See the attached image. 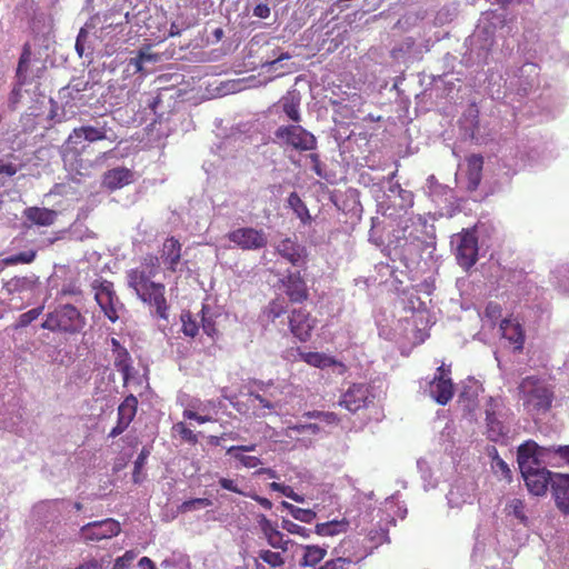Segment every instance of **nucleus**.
<instances>
[{"mask_svg": "<svg viewBox=\"0 0 569 569\" xmlns=\"http://www.w3.org/2000/svg\"><path fill=\"white\" fill-rule=\"evenodd\" d=\"M34 250L22 251L6 259L8 264L31 263L36 259Z\"/></svg>", "mask_w": 569, "mask_h": 569, "instance_id": "44", "label": "nucleus"}, {"mask_svg": "<svg viewBox=\"0 0 569 569\" xmlns=\"http://www.w3.org/2000/svg\"><path fill=\"white\" fill-rule=\"evenodd\" d=\"M211 505H212V501L208 498H193V499L183 501L179 506V511L182 513H186V512H189L192 510L210 507Z\"/></svg>", "mask_w": 569, "mask_h": 569, "instance_id": "36", "label": "nucleus"}, {"mask_svg": "<svg viewBox=\"0 0 569 569\" xmlns=\"http://www.w3.org/2000/svg\"><path fill=\"white\" fill-rule=\"evenodd\" d=\"M300 359L309 366L320 369L333 367L337 365L342 366V363L337 361L333 357L318 351L300 352Z\"/></svg>", "mask_w": 569, "mask_h": 569, "instance_id": "30", "label": "nucleus"}, {"mask_svg": "<svg viewBox=\"0 0 569 569\" xmlns=\"http://www.w3.org/2000/svg\"><path fill=\"white\" fill-rule=\"evenodd\" d=\"M24 84H20V81H16L10 96H9V103L10 106L14 107L17 103H19L21 97H22V87Z\"/></svg>", "mask_w": 569, "mask_h": 569, "instance_id": "51", "label": "nucleus"}, {"mask_svg": "<svg viewBox=\"0 0 569 569\" xmlns=\"http://www.w3.org/2000/svg\"><path fill=\"white\" fill-rule=\"evenodd\" d=\"M538 450L539 446L532 440L521 443L517 450V462L528 491L533 496H543L551 487L555 473L541 465Z\"/></svg>", "mask_w": 569, "mask_h": 569, "instance_id": "1", "label": "nucleus"}, {"mask_svg": "<svg viewBox=\"0 0 569 569\" xmlns=\"http://www.w3.org/2000/svg\"><path fill=\"white\" fill-rule=\"evenodd\" d=\"M218 483L220 485V487L222 489H226L228 491H231V492H234V493H238V495H241V496H247L248 492H244L243 490H241L237 482L232 479H229V478H220Z\"/></svg>", "mask_w": 569, "mask_h": 569, "instance_id": "50", "label": "nucleus"}, {"mask_svg": "<svg viewBox=\"0 0 569 569\" xmlns=\"http://www.w3.org/2000/svg\"><path fill=\"white\" fill-rule=\"evenodd\" d=\"M280 103L282 107V111L295 123H300L301 113H300V97L295 91L287 92L281 99Z\"/></svg>", "mask_w": 569, "mask_h": 569, "instance_id": "27", "label": "nucleus"}, {"mask_svg": "<svg viewBox=\"0 0 569 569\" xmlns=\"http://www.w3.org/2000/svg\"><path fill=\"white\" fill-rule=\"evenodd\" d=\"M138 410V399L133 395H129L118 407V422L127 428L133 421Z\"/></svg>", "mask_w": 569, "mask_h": 569, "instance_id": "28", "label": "nucleus"}, {"mask_svg": "<svg viewBox=\"0 0 569 569\" xmlns=\"http://www.w3.org/2000/svg\"><path fill=\"white\" fill-rule=\"evenodd\" d=\"M276 252L293 267H301L307 260V250L297 240L286 238L276 246Z\"/></svg>", "mask_w": 569, "mask_h": 569, "instance_id": "14", "label": "nucleus"}, {"mask_svg": "<svg viewBox=\"0 0 569 569\" xmlns=\"http://www.w3.org/2000/svg\"><path fill=\"white\" fill-rule=\"evenodd\" d=\"M258 523L261 532L266 537L268 543L274 549H281L283 552L288 550L289 539H284V535L280 532L277 526L264 515L258 517Z\"/></svg>", "mask_w": 569, "mask_h": 569, "instance_id": "19", "label": "nucleus"}, {"mask_svg": "<svg viewBox=\"0 0 569 569\" xmlns=\"http://www.w3.org/2000/svg\"><path fill=\"white\" fill-rule=\"evenodd\" d=\"M83 139L89 142H97L107 139L106 127L97 128L93 126H81L79 127Z\"/></svg>", "mask_w": 569, "mask_h": 569, "instance_id": "34", "label": "nucleus"}, {"mask_svg": "<svg viewBox=\"0 0 569 569\" xmlns=\"http://www.w3.org/2000/svg\"><path fill=\"white\" fill-rule=\"evenodd\" d=\"M91 287L97 303L104 316L114 323L119 319L118 306H121V302L114 291L113 283L106 279H96Z\"/></svg>", "mask_w": 569, "mask_h": 569, "instance_id": "5", "label": "nucleus"}, {"mask_svg": "<svg viewBox=\"0 0 569 569\" xmlns=\"http://www.w3.org/2000/svg\"><path fill=\"white\" fill-rule=\"evenodd\" d=\"M33 281L28 277H13L4 282L3 290L7 295L21 293L32 289Z\"/></svg>", "mask_w": 569, "mask_h": 569, "instance_id": "32", "label": "nucleus"}, {"mask_svg": "<svg viewBox=\"0 0 569 569\" xmlns=\"http://www.w3.org/2000/svg\"><path fill=\"white\" fill-rule=\"evenodd\" d=\"M121 532L119 521L107 518L100 521L88 522L80 528L84 541H100L111 539Z\"/></svg>", "mask_w": 569, "mask_h": 569, "instance_id": "8", "label": "nucleus"}, {"mask_svg": "<svg viewBox=\"0 0 569 569\" xmlns=\"http://www.w3.org/2000/svg\"><path fill=\"white\" fill-rule=\"evenodd\" d=\"M26 218L37 226L48 227L57 220V212L47 208L30 207L24 210Z\"/></svg>", "mask_w": 569, "mask_h": 569, "instance_id": "26", "label": "nucleus"}, {"mask_svg": "<svg viewBox=\"0 0 569 569\" xmlns=\"http://www.w3.org/2000/svg\"><path fill=\"white\" fill-rule=\"evenodd\" d=\"M478 257V241L477 238L469 232H466L457 247L458 263L469 269L477 262Z\"/></svg>", "mask_w": 569, "mask_h": 569, "instance_id": "16", "label": "nucleus"}, {"mask_svg": "<svg viewBox=\"0 0 569 569\" xmlns=\"http://www.w3.org/2000/svg\"><path fill=\"white\" fill-rule=\"evenodd\" d=\"M182 244L174 237H168L160 249V259L167 269L171 272L177 271L181 260Z\"/></svg>", "mask_w": 569, "mask_h": 569, "instance_id": "21", "label": "nucleus"}, {"mask_svg": "<svg viewBox=\"0 0 569 569\" xmlns=\"http://www.w3.org/2000/svg\"><path fill=\"white\" fill-rule=\"evenodd\" d=\"M202 329L210 337H213L217 333L214 322L206 319L204 317L202 318Z\"/></svg>", "mask_w": 569, "mask_h": 569, "instance_id": "58", "label": "nucleus"}, {"mask_svg": "<svg viewBox=\"0 0 569 569\" xmlns=\"http://www.w3.org/2000/svg\"><path fill=\"white\" fill-rule=\"evenodd\" d=\"M269 487L271 490L281 492L283 496L296 502H303V497L296 493L290 486H286L279 482H271Z\"/></svg>", "mask_w": 569, "mask_h": 569, "instance_id": "39", "label": "nucleus"}, {"mask_svg": "<svg viewBox=\"0 0 569 569\" xmlns=\"http://www.w3.org/2000/svg\"><path fill=\"white\" fill-rule=\"evenodd\" d=\"M86 140L78 128H74L61 147V156L64 161L77 160L88 148Z\"/></svg>", "mask_w": 569, "mask_h": 569, "instance_id": "20", "label": "nucleus"}, {"mask_svg": "<svg viewBox=\"0 0 569 569\" xmlns=\"http://www.w3.org/2000/svg\"><path fill=\"white\" fill-rule=\"evenodd\" d=\"M137 552L127 550L121 557H118L113 563L112 569H127L130 563L136 559Z\"/></svg>", "mask_w": 569, "mask_h": 569, "instance_id": "47", "label": "nucleus"}, {"mask_svg": "<svg viewBox=\"0 0 569 569\" xmlns=\"http://www.w3.org/2000/svg\"><path fill=\"white\" fill-rule=\"evenodd\" d=\"M368 399L369 388L365 383H353L342 393L339 405L350 412H357L367 406Z\"/></svg>", "mask_w": 569, "mask_h": 569, "instance_id": "12", "label": "nucleus"}, {"mask_svg": "<svg viewBox=\"0 0 569 569\" xmlns=\"http://www.w3.org/2000/svg\"><path fill=\"white\" fill-rule=\"evenodd\" d=\"M270 312L273 318H279L286 312V309L282 305L278 303L277 301H272L270 303Z\"/></svg>", "mask_w": 569, "mask_h": 569, "instance_id": "60", "label": "nucleus"}, {"mask_svg": "<svg viewBox=\"0 0 569 569\" xmlns=\"http://www.w3.org/2000/svg\"><path fill=\"white\" fill-rule=\"evenodd\" d=\"M154 276L143 268L131 269L127 273L128 286L134 290L137 296L144 295V291L156 283L151 280Z\"/></svg>", "mask_w": 569, "mask_h": 569, "instance_id": "25", "label": "nucleus"}, {"mask_svg": "<svg viewBox=\"0 0 569 569\" xmlns=\"http://www.w3.org/2000/svg\"><path fill=\"white\" fill-rule=\"evenodd\" d=\"M183 417L187 418V419L196 420L199 423H204V422L211 421V417H209V416H200L196 411H192V410H184L183 411Z\"/></svg>", "mask_w": 569, "mask_h": 569, "instance_id": "54", "label": "nucleus"}, {"mask_svg": "<svg viewBox=\"0 0 569 569\" xmlns=\"http://www.w3.org/2000/svg\"><path fill=\"white\" fill-rule=\"evenodd\" d=\"M281 527L291 535H297L303 538H308L310 536V529H307L288 519L282 520Z\"/></svg>", "mask_w": 569, "mask_h": 569, "instance_id": "42", "label": "nucleus"}, {"mask_svg": "<svg viewBox=\"0 0 569 569\" xmlns=\"http://www.w3.org/2000/svg\"><path fill=\"white\" fill-rule=\"evenodd\" d=\"M30 60H31V49H30V46L27 43V44H24L22 53L19 58L17 72H16V79L18 81H20V84L27 83V72H28Z\"/></svg>", "mask_w": 569, "mask_h": 569, "instance_id": "33", "label": "nucleus"}, {"mask_svg": "<svg viewBox=\"0 0 569 569\" xmlns=\"http://www.w3.org/2000/svg\"><path fill=\"white\" fill-rule=\"evenodd\" d=\"M159 260L160 257H156L153 254H148L143 258V261L141 263L140 268L146 269L147 271H150L151 274H157L159 270Z\"/></svg>", "mask_w": 569, "mask_h": 569, "instance_id": "48", "label": "nucleus"}, {"mask_svg": "<svg viewBox=\"0 0 569 569\" xmlns=\"http://www.w3.org/2000/svg\"><path fill=\"white\" fill-rule=\"evenodd\" d=\"M293 511H295L293 518L296 520H299V521L306 522V523L312 522L317 517L316 512L311 509H303V508L298 507L297 510H293Z\"/></svg>", "mask_w": 569, "mask_h": 569, "instance_id": "49", "label": "nucleus"}, {"mask_svg": "<svg viewBox=\"0 0 569 569\" xmlns=\"http://www.w3.org/2000/svg\"><path fill=\"white\" fill-rule=\"evenodd\" d=\"M258 558L268 563L272 568L281 567L284 565V558L280 552L263 549L258 552Z\"/></svg>", "mask_w": 569, "mask_h": 569, "instance_id": "35", "label": "nucleus"}, {"mask_svg": "<svg viewBox=\"0 0 569 569\" xmlns=\"http://www.w3.org/2000/svg\"><path fill=\"white\" fill-rule=\"evenodd\" d=\"M500 330L502 337L512 343L516 350H522L525 345V331L519 322L509 318L502 319Z\"/></svg>", "mask_w": 569, "mask_h": 569, "instance_id": "22", "label": "nucleus"}, {"mask_svg": "<svg viewBox=\"0 0 569 569\" xmlns=\"http://www.w3.org/2000/svg\"><path fill=\"white\" fill-rule=\"evenodd\" d=\"M173 429L179 433V436L181 437L182 440H184L186 442L190 443V445H196L198 443V437L197 435L191 430L189 429L186 423L183 422H178L173 426Z\"/></svg>", "mask_w": 569, "mask_h": 569, "instance_id": "43", "label": "nucleus"}, {"mask_svg": "<svg viewBox=\"0 0 569 569\" xmlns=\"http://www.w3.org/2000/svg\"><path fill=\"white\" fill-rule=\"evenodd\" d=\"M133 173L130 169L118 167L108 170L103 174V186L113 191L132 182Z\"/></svg>", "mask_w": 569, "mask_h": 569, "instance_id": "24", "label": "nucleus"}, {"mask_svg": "<svg viewBox=\"0 0 569 569\" xmlns=\"http://www.w3.org/2000/svg\"><path fill=\"white\" fill-rule=\"evenodd\" d=\"M249 397L252 398L253 400L258 401L262 408H266L269 410L274 409V405L270 400L266 399L264 397H262L259 393L250 392Z\"/></svg>", "mask_w": 569, "mask_h": 569, "instance_id": "56", "label": "nucleus"}, {"mask_svg": "<svg viewBox=\"0 0 569 569\" xmlns=\"http://www.w3.org/2000/svg\"><path fill=\"white\" fill-rule=\"evenodd\" d=\"M138 566L140 569H157L154 562L149 557H142Z\"/></svg>", "mask_w": 569, "mask_h": 569, "instance_id": "63", "label": "nucleus"}, {"mask_svg": "<svg viewBox=\"0 0 569 569\" xmlns=\"http://www.w3.org/2000/svg\"><path fill=\"white\" fill-rule=\"evenodd\" d=\"M349 529V521L347 519L331 520L327 522L317 523L315 532L321 537H333L340 533H346Z\"/></svg>", "mask_w": 569, "mask_h": 569, "instance_id": "29", "label": "nucleus"}, {"mask_svg": "<svg viewBox=\"0 0 569 569\" xmlns=\"http://www.w3.org/2000/svg\"><path fill=\"white\" fill-rule=\"evenodd\" d=\"M274 140L286 149L298 152L313 151L317 149V138L299 123L282 124L274 131Z\"/></svg>", "mask_w": 569, "mask_h": 569, "instance_id": "3", "label": "nucleus"}, {"mask_svg": "<svg viewBox=\"0 0 569 569\" xmlns=\"http://www.w3.org/2000/svg\"><path fill=\"white\" fill-rule=\"evenodd\" d=\"M189 26H183V27H180L178 26L176 22H172L170 24V29H169V34L168 37H178L181 34V32L184 30V29H188Z\"/></svg>", "mask_w": 569, "mask_h": 569, "instance_id": "62", "label": "nucleus"}, {"mask_svg": "<svg viewBox=\"0 0 569 569\" xmlns=\"http://www.w3.org/2000/svg\"><path fill=\"white\" fill-rule=\"evenodd\" d=\"M129 67L133 68V73H142L143 72V56H137L131 58L128 62Z\"/></svg>", "mask_w": 569, "mask_h": 569, "instance_id": "55", "label": "nucleus"}, {"mask_svg": "<svg viewBox=\"0 0 569 569\" xmlns=\"http://www.w3.org/2000/svg\"><path fill=\"white\" fill-rule=\"evenodd\" d=\"M42 311H43V307L40 306V307L33 308V309L20 315L18 318L17 327H20V328L27 327L33 320H36L42 313Z\"/></svg>", "mask_w": 569, "mask_h": 569, "instance_id": "45", "label": "nucleus"}, {"mask_svg": "<svg viewBox=\"0 0 569 569\" xmlns=\"http://www.w3.org/2000/svg\"><path fill=\"white\" fill-rule=\"evenodd\" d=\"M181 321H182V332L188 337H191V338L196 337L199 328H198L197 322L192 319L191 313L190 312L182 313Z\"/></svg>", "mask_w": 569, "mask_h": 569, "instance_id": "41", "label": "nucleus"}, {"mask_svg": "<svg viewBox=\"0 0 569 569\" xmlns=\"http://www.w3.org/2000/svg\"><path fill=\"white\" fill-rule=\"evenodd\" d=\"M101 568H102V566L98 560L91 559L89 561H86V562L79 565L74 569H101Z\"/></svg>", "mask_w": 569, "mask_h": 569, "instance_id": "61", "label": "nucleus"}, {"mask_svg": "<svg viewBox=\"0 0 569 569\" xmlns=\"http://www.w3.org/2000/svg\"><path fill=\"white\" fill-rule=\"evenodd\" d=\"M485 318H487L492 325H496L497 321L502 316V308L496 301H489L483 311Z\"/></svg>", "mask_w": 569, "mask_h": 569, "instance_id": "38", "label": "nucleus"}, {"mask_svg": "<svg viewBox=\"0 0 569 569\" xmlns=\"http://www.w3.org/2000/svg\"><path fill=\"white\" fill-rule=\"evenodd\" d=\"M288 204L290 208L297 213L299 218H302L303 214L308 213L307 206L301 200L297 192H291L288 197Z\"/></svg>", "mask_w": 569, "mask_h": 569, "instance_id": "40", "label": "nucleus"}, {"mask_svg": "<svg viewBox=\"0 0 569 569\" xmlns=\"http://www.w3.org/2000/svg\"><path fill=\"white\" fill-rule=\"evenodd\" d=\"M467 190L476 191L482 179L483 157L481 154H471L467 159Z\"/></svg>", "mask_w": 569, "mask_h": 569, "instance_id": "23", "label": "nucleus"}, {"mask_svg": "<svg viewBox=\"0 0 569 569\" xmlns=\"http://www.w3.org/2000/svg\"><path fill=\"white\" fill-rule=\"evenodd\" d=\"M309 160L311 161L312 163V170L315 171V173L318 176V177H325L323 174V170H322V167H321V160H320V157L318 153H310L308 156Z\"/></svg>", "mask_w": 569, "mask_h": 569, "instance_id": "52", "label": "nucleus"}, {"mask_svg": "<svg viewBox=\"0 0 569 569\" xmlns=\"http://www.w3.org/2000/svg\"><path fill=\"white\" fill-rule=\"evenodd\" d=\"M506 511L508 515H512L515 518L519 519L521 522L527 520L525 513V502L521 499L515 498L508 502L506 506Z\"/></svg>", "mask_w": 569, "mask_h": 569, "instance_id": "37", "label": "nucleus"}, {"mask_svg": "<svg viewBox=\"0 0 569 569\" xmlns=\"http://www.w3.org/2000/svg\"><path fill=\"white\" fill-rule=\"evenodd\" d=\"M519 399L530 415H540L551 408L553 391L548 383L537 377H526L518 386Z\"/></svg>", "mask_w": 569, "mask_h": 569, "instance_id": "2", "label": "nucleus"}, {"mask_svg": "<svg viewBox=\"0 0 569 569\" xmlns=\"http://www.w3.org/2000/svg\"><path fill=\"white\" fill-rule=\"evenodd\" d=\"M556 453L569 462V446H559Z\"/></svg>", "mask_w": 569, "mask_h": 569, "instance_id": "64", "label": "nucleus"}, {"mask_svg": "<svg viewBox=\"0 0 569 569\" xmlns=\"http://www.w3.org/2000/svg\"><path fill=\"white\" fill-rule=\"evenodd\" d=\"M317 319L303 308L293 309L289 316L291 333L301 342H307L316 328Z\"/></svg>", "mask_w": 569, "mask_h": 569, "instance_id": "9", "label": "nucleus"}, {"mask_svg": "<svg viewBox=\"0 0 569 569\" xmlns=\"http://www.w3.org/2000/svg\"><path fill=\"white\" fill-rule=\"evenodd\" d=\"M303 556L300 560L302 567H316L327 556V549L318 545L303 546Z\"/></svg>", "mask_w": 569, "mask_h": 569, "instance_id": "31", "label": "nucleus"}, {"mask_svg": "<svg viewBox=\"0 0 569 569\" xmlns=\"http://www.w3.org/2000/svg\"><path fill=\"white\" fill-rule=\"evenodd\" d=\"M498 406L497 400L490 398L486 407V435L492 442L502 441L508 435L507 427L497 418Z\"/></svg>", "mask_w": 569, "mask_h": 569, "instance_id": "13", "label": "nucleus"}, {"mask_svg": "<svg viewBox=\"0 0 569 569\" xmlns=\"http://www.w3.org/2000/svg\"><path fill=\"white\" fill-rule=\"evenodd\" d=\"M246 497H249L251 499H253L254 501H257L262 508L267 509V510H270L272 508V502L268 499V498H264V497H261V496H258L256 493H247Z\"/></svg>", "mask_w": 569, "mask_h": 569, "instance_id": "57", "label": "nucleus"}, {"mask_svg": "<svg viewBox=\"0 0 569 569\" xmlns=\"http://www.w3.org/2000/svg\"><path fill=\"white\" fill-rule=\"evenodd\" d=\"M305 416L310 419H321L325 422L330 423V425L339 422V418L335 412H323V411L313 410V411L306 412Z\"/></svg>", "mask_w": 569, "mask_h": 569, "instance_id": "46", "label": "nucleus"}, {"mask_svg": "<svg viewBox=\"0 0 569 569\" xmlns=\"http://www.w3.org/2000/svg\"><path fill=\"white\" fill-rule=\"evenodd\" d=\"M261 465L260 458L256 456H247L241 459V466L248 469L257 468Z\"/></svg>", "mask_w": 569, "mask_h": 569, "instance_id": "53", "label": "nucleus"}, {"mask_svg": "<svg viewBox=\"0 0 569 569\" xmlns=\"http://www.w3.org/2000/svg\"><path fill=\"white\" fill-rule=\"evenodd\" d=\"M17 171L18 168L13 163H0V174L12 177Z\"/></svg>", "mask_w": 569, "mask_h": 569, "instance_id": "59", "label": "nucleus"}, {"mask_svg": "<svg viewBox=\"0 0 569 569\" xmlns=\"http://www.w3.org/2000/svg\"><path fill=\"white\" fill-rule=\"evenodd\" d=\"M551 493L557 508L565 515H569V475L555 473L551 483Z\"/></svg>", "mask_w": 569, "mask_h": 569, "instance_id": "18", "label": "nucleus"}, {"mask_svg": "<svg viewBox=\"0 0 569 569\" xmlns=\"http://www.w3.org/2000/svg\"><path fill=\"white\" fill-rule=\"evenodd\" d=\"M84 325L86 319L81 312L74 306L67 303L49 312L41 327L53 332L77 333L83 329Z\"/></svg>", "mask_w": 569, "mask_h": 569, "instance_id": "4", "label": "nucleus"}, {"mask_svg": "<svg viewBox=\"0 0 569 569\" xmlns=\"http://www.w3.org/2000/svg\"><path fill=\"white\" fill-rule=\"evenodd\" d=\"M230 242L244 251L263 249L268 243V238L262 229L252 227H241L230 231L227 234Z\"/></svg>", "mask_w": 569, "mask_h": 569, "instance_id": "6", "label": "nucleus"}, {"mask_svg": "<svg viewBox=\"0 0 569 569\" xmlns=\"http://www.w3.org/2000/svg\"><path fill=\"white\" fill-rule=\"evenodd\" d=\"M450 375V367L446 368L442 363L437 368L436 375L430 381L429 393L438 405L446 406L453 398L455 386Z\"/></svg>", "mask_w": 569, "mask_h": 569, "instance_id": "7", "label": "nucleus"}, {"mask_svg": "<svg viewBox=\"0 0 569 569\" xmlns=\"http://www.w3.org/2000/svg\"><path fill=\"white\" fill-rule=\"evenodd\" d=\"M166 287L163 283L156 282L144 291V295H138L139 299L156 308V313L161 319L168 318V302L164 296Z\"/></svg>", "mask_w": 569, "mask_h": 569, "instance_id": "15", "label": "nucleus"}, {"mask_svg": "<svg viewBox=\"0 0 569 569\" xmlns=\"http://www.w3.org/2000/svg\"><path fill=\"white\" fill-rule=\"evenodd\" d=\"M113 365L122 373L123 385H128L132 377V359L129 351L117 340L111 338Z\"/></svg>", "mask_w": 569, "mask_h": 569, "instance_id": "17", "label": "nucleus"}, {"mask_svg": "<svg viewBox=\"0 0 569 569\" xmlns=\"http://www.w3.org/2000/svg\"><path fill=\"white\" fill-rule=\"evenodd\" d=\"M280 282L290 302L302 303L308 300V286L300 271H289Z\"/></svg>", "mask_w": 569, "mask_h": 569, "instance_id": "11", "label": "nucleus"}, {"mask_svg": "<svg viewBox=\"0 0 569 569\" xmlns=\"http://www.w3.org/2000/svg\"><path fill=\"white\" fill-rule=\"evenodd\" d=\"M355 541L351 538H345L332 549L333 559L327 560L323 565L316 569H349V567L358 561L356 555L351 551Z\"/></svg>", "mask_w": 569, "mask_h": 569, "instance_id": "10", "label": "nucleus"}]
</instances>
